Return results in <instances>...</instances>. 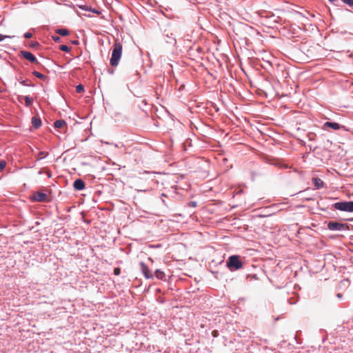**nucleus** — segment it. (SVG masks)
<instances>
[{
  "mask_svg": "<svg viewBox=\"0 0 353 353\" xmlns=\"http://www.w3.org/2000/svg\"><path fill=\"white\" fill-rule=\"evenodd\" d=\"M83 90H84V88H83V85H81V84H79L76 87V91L78 93H81L82 92H83Z\"/></svg>",
  "mask_w": 353,
  "mask_h": 353,
  "instance_id": "18",
  "label": "nucleus"
},
{
  "mask_svg": "<svg viewBox=\"0 0 353 353\" xmlns=\"http://www.w3.org/2000/svg\"><path fill=\"white\" fill-rule=\"evenodd\" d=\"M32 200L38 202H45L48 201V196L47 194L41 192H34L32 197Z\"/></svg>",
  "mask_w": 353,
  "mask_h": 353,
  "instance_id": "5",
  "label": "nucleus"
},
{
  "mask_svg": "<svg viewBox=\"0 0 353 353\" xmlns=\"http://www.w3.org/2000/svg\"><path fill=\"white\" fill-rule=\"evenodd\" d=\"M85 182L80 179L75 180L73 184L74 188L77 190H82L85 188Z\"/></svg>",
  "mask_w": 353,
  "mask_h": 353,
  "instance_id": "9",
  "label": "nucleus"
},
{
  "mask_svg": "<svg viewBox=\"0 0 353 353\" xmlns=\"http://www.w3.org/2000/svg\"><path fill=\"white\" fill-rule=\"evenodd\" d=\"M312 182L316 189L321 188L323 186V181L319 178H313Z\"/></svg>",
  "mask_w": 353,
  "mask_h": 353,
  "instance_id": "11",
  "label": "nucleus"
},
{
  "mask_svg": "<svg viewBox=\"0 0 353 353\" xmlns=\"http://www.w3.org/2000/svg\"><path fill=\"white\" fill-rule=\"evenodd\" d=\"M337 296H338V297H339V298H341V297L342 296V295H341V294H337Z\"/></svg>",
  "mask_w": 353,
  "mask_h": 353,
  "instance_id": "32",
  "label": "nucleus"
},
{
  "mask_svg": "<svg viewBox=\"0 0 353 353\" xmlns=\"http://www.w3.org/2000/svg\"><path fill=\"white\" fill-rule=\"evenodd\" d=\"M327 228L330 230H343L348 228V226L344 223H340L338 222H330L327 225Z\"/></svg>",
  "mask_w": 353,
  "mask_h": 353,
  "instance_id": "6",
  "label": "nucleus"
},
{
  "mask_svg": "<svg viewBox=\"0 0 353 353\" xmlns=\"http://www.w3.org/2000/svg\"><path fill=\"white\" fill-rule=\"evenodd\" d=\"M21 54L23 57L30 61L31 63H38L37 58L31 52L28 51H21Z\"/></svg>",
  "mask_w": 353,
  "mask_h": 353,
  "instance_id": "7",
  "label": "nucleus"
},
{
  "mask_svg": "<svg viewBox=\"0 0 353 353\" xmlns=\"http://www.w3.org/2000/svg\"><path fill=\"white\" fill-rule=\"evenodd\" d=\"M27 82L28 80H23L20 82V83L24 86H34L33 84H28Z\"/></svg>",
  "mask_w": 353,
  "mask_h": 353,
  "instance_id": "23",
  "label": "nucleus"
},
{
  "mask_svg": "<svg viewBox=\"0 0 353 353\" xmlns=\"http://www.w3.org/2000/svg\"><path fill=\"white\" fill-rule=\"evenodd\" d=\"M335 209L340 211L353 212V201H341L334 204Z\"/></svg>",
  "mask_w": 353,
  "mask_h": 353,
  "instance_id": "3",
  "label": "nucleus"
},
{
  "mask_svg": "<svg viewBox=\"0 0 353 353\" xmlns=\"http://www.w3.org/2000/svg\"><path fill=\"white\" fill-rule=\"evenodd\" d=\"M166 37L168 38V39L165 40L167 43H172L173 42H175V39L169 36L168 34L166 35Z\"/></svg>",
  "mask_w": 353,
  "mask_h": 353,
  "instance_id": "20",
  "label": "nucleus"
},
{
  "mask_svg": "<svg viewBox=\"0 0 353 353\" xmlns=\"http://www.w3.org/2000/svg\"><path fill=\"white\" fill-rule=\"evenodd\" d=\"M330 128L334 130H343V131H348L349 130L344 125H341L339 123H336V122L326 121L325 123H323V125L322 126V130H329Z\"/></svg>",
  "mask_w": 353,
  "mask_h": 353,
  "instance_id": "4",
  "label": "nucleus"
},
{
  "mask_svg": "<svg viewBox=\"0 0 353 353\" xmlns=\"http://www.w3.org/2000/svg\"><path fill=\"white\" fill-rule=\"evenodd\" d=\"M48 153L46 152H40L38 155H39V157L37 158V160H39L41 159H42L43 157H46L47 156Z\"/></svg>",
  "mask_w": 353,
  "mask_h": 353,
  "instance_id": "21",
  "label": "nucleus"
},
{
  "mask_svg": "<svg viewBox=\"0 0 353 353\" xmlns=\"http://www.w3.org/2000/svg\"><path fill=\"white\" fill-rule=\"evenodd\" d=\"M39 46V43L37 41H31L30 43V46L32 48H36Z\"/></svg>",
  "mask_w": 353,
  "mask_h": 353,
  "instance_id": "24",
  "label": "nucleus"
},
{
  "mask_svg": "<svg viewBox=\"0 0 353 353\" xmlns=\"http://www.w3.org/2000/svg\"><path fill=\"white\" fill-rule=\"evenodd\" d=\"M59 50H61V51L65 52H68L70 51V48H69L66 45H61L59 46Z\"/></svg>",
  "mask_w": 353,
  "mask_h": 353,
  "instance_id": "17",
  "label": "nucleus"
},
{
  "mask_svg": "<svg viewBox=\"0 0 353 353\" xmlns=\"http://www.w3.org/2000/svg\"><path fill=\"white\" fill-rule=\"evenodd\" d=\"M6 38H11V37L0 34V41H3Z\"/></svg>",
  "mask_w": 353,
  "mask_h": 353,
  "instance_id": "28",
  "label": "nucleus"
},
{
  "mask_svg": "<svg viewBox=\"0 0 353 353\" xmlns=\"http://www.w3.org/2000/svg\"><path fill=\"white\" fill-rule=\"evenodd\" d=\"M212 335L214 336V337H217L219 336V332L217 330H213L212 332Z\"/></svg>",
  "mask_w": 353,
  "mask_h": 353,
  "instance_id": "29",
  "label": "nucleus"
},
{
  "mask_svg": "<svg viewBox=\"0 0 353 353\" xmlns=\"http://www.w3.org/2000/svg\"><path fill=\"white\" fill-rule=\"evenodd\" d=\"M71 43L73 45H78L79 44V41L78 40H73V41H71Z\"/></svg>",
  "mask_w": 353,
  "mask_h": 353,
  "instance_id": "30",
  "label": "nucleus"
},
{
  "mask_svg": "<svg viewBox=\"0 0 353 353\" xmlns=\"http://www.w3.org/2000/svg\"><path fill=\"white\" fill-rule=\"evenodd\" d=\"M330 2L333 3L334 4H336V3L338 1V0H329Z\"/></svg>",
  "mask_w": 353,
  "mask_h": 353,
  "instance_id": "31",
  "label": "nucleus"
},
{
  "mask_svg": "<svg viewBox=\"0 0 353 353\" xmlns=\"http://www.w3.org/2000/svg\"><path fill=\"white\" fill-rule=\"evenodd\" d=\"M52 39L55 42H60V40H61L60 37L59 36H56V35H52Z\"/></svg>",
  "mask_w": 353,
  "mask_h": 353,
  "instance_id": "25",
  "label": "nucleus"
},
{
  "mask_svg": "<svg viewBox=\"0 0 353 353\" xmlns=\"http://www.w3.org/2000/svg\"><path fill=\"white\" fill-rule=\"evenodd\" d=\"M33 75H34L36 77L40 79H42V80H45L46 79V77L45 75H43V74L37 72V71H34L32 72Z\"/></svg>",
  "mask_w": 353,
  "mask_h": 353,
  "instance_id": "16",
  "label": "nucleus"
},
{
  "mask_svg": "<svg viewBox=\"0 0 353 353\" xmlns=\"http://www.w3.org/2000/svg\"><path fill=\"white\" fill-rule=\"evenodd\" d=\"M140 265H141V271L143 273V274L145 275V276L146 278L152 277V275L150 274L148 267L144 263H141Z\"/></svg>",
  "mask_w": 353,
  "mask_h": 353,
  "instance_id": "10",
  "label": "nucleus"
},
{
  "mask_svg": "<svg viewBox=\"0 0 353 353\" xmlns=\"http://www.w3.org/2000/svg\"><path fill=\"white\" fill-rule=\"evenodd\" d=\"M343 3L349 6H353V0H341Z\"/></svg>",
  "mask_w": 353,
  "mask_h": 353,
  "instance_id": "22",
  "label": "nucleus"
},
{
  "mask_svg": "<svg viewBox=\"0 0 353 353\" xmlns=\"http://www.w3.org/2000/svg\"><path fill=\"white\" fill-rule=\"evenodd\" d=\"M23 36L26 39H30L32 37V34L31 32H26Z\"/></svg>",
  "mask_w": 353,
  "mask_h": 353,
  "instance_id": "26",
  "label": "nucleus"
},
{
  "mask_svg": "<svg viewBox=\"0 0 353 353\" xmlns=\"http://www.w3.org/2000/svg\"><path fill=\"white\" fill-rule=\"evenodd\" d=\"M227 266L230 270H239L242 268L243 264L240 261V257L238 255H232L229 257L227 261Z\"/></svg>",
  "mask_w": 353,
  "mask_h": 353,
  "instance_id": "2",
  "label": "nucleus"
},
{
  "mask_svg": "<svg viewBox=\"0 0 353 353\" xmlns=\"http://www.w3.org/2000/svg\"><path fill=\"white\" fill-rule=\"evenodd\" d=\"M6 166V161L4 160H1L0 161V170H3Z\"/></svg>",
  "mask_w": 353,
  "mask_h": 353,
  "instance_id": "19",
  "label": "nucleus"
},
{
  "mask_svg": "<svg viewBox=\"0 0 353 353\" xmlns=\"http://www.w3.org/2000/svg\"><path fill=\"white\" fill-rule=\"evenodd\" d=\"M120 272H121V270L119 268H115L114 270V274L115 275H119L120 274Z\"/></svg>",
  "mask_w": 353,
  "mask_h": 353,
  "instance_id": "27",
  "label": "nucleus"
},
{
  "mask_svg": "<svg viewBox=\"0 0 353 353\" xmlns=\"http://www.w3.org/2000/svg\"><path fill=\"white\" fill-rule=\"evenodd\" d=\"M155 276L157 278L161 279V280H164L165 279V273L160 270H157L155 271Z\"/></svg>",
  "mask_w": 353,
  "mask_h": 353,
  "instance_id": "13",
  "label": "nucleus"
},
{
  "mask_svg": "<svg viewBox=\"0 0 353 353\" xmlns=\"http://www.w3.org/2000/svg\"><path fill=\"white\" fill-rule=\"evenodd\" d=\"M123 47L122 45L117 41L113 45L112 56L110 60V63L112 66H117L119 64V60L122 54Z\"/></svg>",
  "mask_w": 353,
  "mask_h": 353,
  "instance_id": "1",
  "label": "nucleus"
},
{
  "mask_svg": "<svg viewBox=\"0 0 353 353\" xmlns=\"http://www.w3.org/2000/svg\"><path fill=\"white\" fill-rule=\"evenodd\" d=\"M66 125V122L64 120H57L54 123V126L56 128H63Z\"/></svg>",
  "mask_w": 353,
  "mask_h": 353,
  "instance_id": "12",
  "label": "nucleus"
},
{
  "mask_svg": "<svg viewBox=\"0 0 353 353\" xmlns=\"http://www.w3.org/2000/svg\"><path fill=\"white\" fill-rule=\"evenodd\" d=\"M23 99L25 100V104H26V107H29L30 106V105L33 102V99L28 97V96H25L23 97Z\"/></svg>",
  "mask_w": 353,
  "mask_h": 353,
  "instance_id": "15",
  "label": "nucleus"
},
{
  "mask_svg": "<svg viewBox=\"0 0 353 353\" xmlns=\"http://www.w3.org/2000/svg\"><path fill=\"white\" fill-rule=\"evenodd\" d=\"M55 32L57 34H60L63 37L69 34V31L67 29H64V28L57 29L55 30Z\"/></svg>",
  "mask_w": 353,
  "mask_h": 353,
  "instance_id": "14",
  "label": "nucleus"
},
{
  "mask_svg": "<svg viewBox=\"0 0 353 353\" xmlns=\"http://www.w3.org/2000/svg\"><path fill=\"white\" fill-rule=\"evenodd\" d=\"M31 130H38L41 125V120L40 118L33 117L31 120Z\"/></svg>",
  "mask_w": 353,
  "mask_h": 353,
  "instance_id": "8",
  "label": "nucleus"
}]
</instances>
